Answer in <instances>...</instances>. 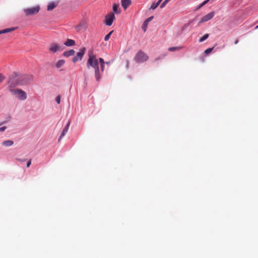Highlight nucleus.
I'll return each mask as SVG.
<instances>
[{"instance_id":"obj_26","label":"nucleus","mask_w":258,"mask_h":258,"mask_svg":"<svg viewBox=\"0 0 258 258\" xmlns=\"http://www.w3.org/2000/svg\"><path fill=\"white\" fill-rule=\"evenodd\" d=\"M214 47H212V48H209L208 49H207L205 51V53L206 54H209V53H210L212 50L213 49Z\"/></svg>"},{"instance_id":"obj_4","label":"nucleus","mask_w":258,"mask_h":258,"mask_svg":"<svg viewBox=\"0 0 258 258\" xmlns=\"http://www.w3.org/2000/svg\"><path fill=\"white\" fill-rule=\"evenodd\" d=\"M149 56L143 51H139L135 55L134 59L138 63H141L147 61Z\"/></svg>"},{"instance_id":"obj_11","label":"nucleus","mask_w":258,"mask_h":258,"mask_svg":"<svg viewBox=\"0 0 258 258\" xmlns=\"http://www.w3.org/2000/svg\"><path fill=\"white\" fill-rule=\"evenodd\" d=\"M70 121H69L68 122L67 124L66 125V126L63 129V131L59 137V138L58 140L59 141L63 138V136H65L66 134L67 133L69 127V126H70Z\"/></svg>"},{"instance_id":"obj_16","label":"nucleus","mask_w":258,"mask_h":258,"mask_svg":"<svg viewBox=\"0 0 258 258\" xmlns=\"http://www.w3.org/2000/svg\"><path fill=\"white\" fill-rule=\"evenodd\" d=\"M2 144L6 147L11 146L14 144V142L11 140H6L4 141Z\"/></svg>"},{"instance_id":"obj_30","label":"nucleus","mask_w":258,"mask_h":258,"mask_svg":"<svg viewBox=\"0 0 258 258\" xmlns=\"http://www.w3.org/2000/svg\"><path fill=\"white\" fill-rule=\"evenodd\" d=\"M6 128V127L5 126H3V127H0V132H2L3 131H4Z\"/></svg>"},{"instance_id":"obj_5","label":"nucleus","mask_w":258,"mask_h":258,"mask_svg":"<svg viewBox=\"0 0 258 258\" xmlns=\"http://www.w3.org/2000/svg\"><path fill=\"white\" fill-rule=\"evenodd\" d=\"M40 10V7L38 6L34 7L24 9V12L26 16H28L37 14Z\"/></svg>"},{"instance_id":"obj_29","label":"nucleus","mask_w":258,"mask_h":258,"mask_svg":"<svg viewBox=\"0 0 258 258\" xmlns=\"http://www.w3.org/2000/svg\"><path fill=\"white\" fill-rule=\"evenodd\" d=\"M99 61L100 62V64H105V62L104 61V59L102 58H100L99 59Z\"/></svg>"},{"instance_id":"obj_35","label":"nucleus","mask_w":258,"mask_h":258,"mask_svg":"<svg viewBox=\"0 0 258 258\" xmlns=\"http://www.w3.org/2000/svg\"><path fill=\"white\" fill-rule=\"evenodd\" d=\"M162 1V0H159L157 3H159V5H160V4L161 3V2Z\"/></svg>"},{"instance_id":"obj_2","label":"nucleus","mask_w":258,"mask_h":258,"mask_svg":"<svg viewBox=\"0 0 258 258\" xmlns=\"http://www.w3.org/2000/svg\"><path fill=\"white\" fill-rule=\"evenodd\" d=\"M23 78L24 79H27V80L24 81L22 82L18 83L17 82L15 78H11L8 83L9 87L10 88L14 87L18 84L22 85V84H26L32 80V78L31 77H28L27 76H23Z\"/></svg>"},{"instance_id":"obj_8","label":"nucleus","mask_w":258,"mask_h":258,"mask_svg":"<svg viewBox=\"0 0 258 258\" xmlns=\"http://www.w3.org/2000/svg\"><path fill=\"white\" fill-rule=\"evenodd\" d=\"M115 19V16L113 13H110L106 16L104 23L107 26H111Z\"/></svg>"},{"instance_id":"obj_31","label":"nucleus","mask_w":258,"mask_h":258,"mask_svg":"<svg viewBox=\"0 0 258 258\" xmlns=\"http://www.w3.org/2000/svg\"><path fill=\"white\" fill-rule=\"evenodd\" d=\"M31 164V160H30L29 161H28V162L27 163V167H29L30 166Z\"/></svg>"},{"instance_id":"obj_34","label":"nucleus","mask_w":258,"mask_h":258,"mask_svg":"<svg viewBox=\"0 0 258 258\" xmlns=\"http://www.w3.org/2000/svg\"><path fill=\"white\" fill-rule=\"evenodd\" d=\"M17 160H18L20 162H23V161H24V160H22V159H18Z\"/></svg>"},{"instance_id":"obj_23","label":"nucleus","mask_w":258,"mask_h":258,"mask_svg":"<svg viewBox=\"0 0 258 258\" xmlns=\"http://www.w3.org/2000/svg\"><path fill=\"white\" fill-rule=\"evenodd\" d=\"M113 31H110L108 34H107L105 37H104V40L105 41H107L109 40V39L110 38V37L111 35V34L113 33Z\"/></svg>"},{"instance_id":"obj_1","label":"nucleus","mask_w":258,"mask_h":258,"mask_svg":"<svg viewBox=\"0 0 258 258\" xmlns=\"http://www.w3.org/2000/svg\"><path fill=\"white\" fill-rule=\"evenodd\" d=\"M88 59L87 61V67L88 69L92 67L94 69L95 77L97 82H99L101 78L100 70L99 68L98 60L96 56L93 52H89ZM101 71L103 72L105 68V64H100Z\"/></svg>"},{"instance_id":"obj_12","label":"nucleus","mask_w":258,"mask_h":258,"mask_svg":"<svg viewBox=\"0 0 258 258\" xmlns=\"http://www.w3.org/2000/svg\"><path fill=\"white\" fill-rule=\"evenodd\" d=\"M58 5L57 2H51L48 4L47 8V10L48 11H51L54 9Z\"/></svg>"},{"instance_id":"obj_20","label":"nucleus","mask_w":258,"mask_h":258,"mask_svg":"<svg viewBox=\"0 0 258 258\" xmlns=\"http://www.w3.org/2000/svg\"><path fill=\"white\" fill-rule=\"evenodd\" d=\"M210 0H206L201 4H200L196 8V10L201 8L203 6L206 5Z\"/></svg>"},{"instance_id":"obj_21","label":"nucleus","mask_w":258,"mask_h":258,"mask_svg":"<svg viewBox=\"0 0 258 258\" xmlns=\"http://www.w3.org/2000/svg\"><path fill=\"white\" fill-rule=\"evenodd\" d=\"M118 7V6L117 4H113V11L114 13H116V14L119 13V12L117 11Z\"/></svg>"},{"instance_id":"obj_22","label":"nucleus","mask_w":258,"mask_h":258,"mask_svg":"<svg viewBox=\"0 0 258 258\" xmlns=\"http://www.w3.org/2000/svg\"><path fill=\"white\" fill-rule=\"evenodd\" d=\"M209 37V34H206L204 35L200 39L199 42H202L206 40Z\"/></svg>"},{"instance_id":"obj_27","label":"nucleus","mask_w":258,"mask_h":258,"mask_svg":"<svg viewBox=\"0 0 258 258\" xmlns=\"http://www.w3.org/2000/svg\"><path fill=\"white\" fill-rule=\"evenodd\" d=\"M55 101L57 103V104H59L60 102V96H57L55 98Z\"/></svg>"},{"instance_id":"obj_15","label":"nucleus","mask_w":258,"mask_h":258,"mask_svg":"<svg viewBox=\"0 0 258 258\" xmlns=\"http://www.w3.org/2000/svg\"><path fill=\"white\" fill-rule=\"evenodd\" d=\"M75 51L73 49L70 50L69 51H66L63 52V56L66 57H69L75 54Z\"/></svg>"},{"instance_id":"obj_33","label":"nucleus","mask_w":258,"mask_h":258,"mask_svg":"<svg viewBox=\"0 0 258 258\" xmlns=\"http://www.w3.org/2000/svg\"><path fill=\"white\" fill-rule=\"evenodd\" d=\"M111 61H106L105 62V64H106L107 65H109L110 64Z\"/></svg>"},{"instance_id":"obj_7","label":"nucleus","mask_w":258,"mask_h":258,"mask_svg":"<svg viewBox=\"0 0 258 258\" xmlns=\"http://www.w3.org/2000/svg\"><path fill=\"white\" fill-rule=\"evenodd\" d=\"M85 51L86 48L85 47L80 49L79 52H78L77 55L73 58V61L76 62L79 60H81L85 53Z\"/></svg>"},{"instance_id":"obj_17","label":"nucleus","mask_w":258,"mask_h":258,"mask_svg":"<svg viewBox=\"0 0 258 258\" xmlns=\"http://www.w3.org/2000/svg\"><path fill=\"white\" fill-rule=\"evenodd\" d=\"M16 29V28H15V27L5 29L0 31V34L12 32Z\"/></svg>"},{"instance_id":"obj_9","label":"nucleus","mask_w":258,"mask_h":258,"mask_svg":"<svg viewBox=\"0 0 258 258\" xmlns=\"http://www.w3.org/2000/svg\"><path fill=\"white\" fill-rule=\"evenodd\" d=\"M214 12H211V13L208 14L207 15H205V16H204L202 18L200 23H202L207 22V21L211 20L214 17Z\"/></svg>"},{"instance_id":"obj_14","label":"nucleus","mask_w":258,"mask_h":258,"mask_svg":"<svg viewBox=\"0 0 258 258\" xmlns=\"http://www.w3.org/2000/svg\"><path fill=\"white\" fill-rule=\"evenodd\" d=\"M64 44L67 46H72L75 44V41L74 40L68 39Z\"/></svg>"},{"instance_id":"obj_32","label":"nucleus","mask_w":258,"mask_h":258,"mask_svg":"<svg viewBox=\"0 0 258 258\" xmlns=\"http://www.w3.org/2000/svg\"><path fill=\"white\" fill-rule=\"evenodd\" d=\"M238 40L237 39H236L235 41H234V44H237L238 43Z\"/></svg>"},{"instance_id":"obj_36","label":"nucleus","mask_w":258,"mask_h":258,"mask_svg":"<svg viewBox=\"0 0 258 258\" xmlns=\"http://www.w3.org/2000/svg\"><path fill=\"white\" fill-rule=\"evenodd\" d=\"M258 29V25H257V26H256L255 27V29Z\"/></svg>"},{"instance_id":"obj_10","label":"nucleus","mask_w":258,"mask_h":258,"mask_svg":"<svg viewBox=\"0 0 258 258\" xmlns=\"http://www.w3.org/2000/svg\"><path fill=\"white\" fill-rule=\"evenodd\" d=\"M121 3L122 7L126 10L131 5L132 2L131 0H121Z\"/></svg>"},{"instance_id":"obj_13","label":"nucleus","mask_w":258,"mask_h":258,"mask_svg":"<svg viewBox=\"0 0 258 258\" xmlns=\"http://www.w3.org/2000/svg\"><path fill=\"white\" fill-rule=\"evenodd\" d=\"M153 18V16H151L146 19L144 22L142 28L144 31L145 32L146 31V28L147 27L148 24H149V22H150Z\"/></svg>"},{"instance_id":"obj_3","label":"nucleus","mask_w":258,"mask_h":258,"mask_svg":"<svg viewBox=\"0 0 258 258\" xmlns=\"http://www.w3.org/2000/svg\"><path fill=\"white\" fill-rule=\"evenodd\" d=\"M10 91L12 93L13 95L21 100H24L27 98L26 93L23 90L18 89H10Z\"/></svg>"},{"instance_id":"obj_24","label":"nucleus","mask_w":258,"mask_h":258,"mask_svg":"<svg viewBox=\"0 0 258 258\" xmlns=\"http://www.w3.org/2000/svg\"><path fill=\"white\" fill-rule=\"evenodd\" d=\"M159 6V3H153L150 7V9L155 10Z\"/></svg>"},{"instance_id":"obj_28","label":"nucleus","mask_w":258,"mask_h":258,"mask_svg":"<svg viewBox=\"0 0 258 258\" xmlns=\"http://www.w3.org/2000/svg\"><path fill=\"white\" fill-rule=\"evenodd\" d=\"M5 79V77L2 74H0V83H2Z\"/></svg>"},{"instance_id":"obj_6","label":"nucleus","mask_w":258,"mask_h":258,"mask_svg":"<svg viewBox=\"0 0 258 258\" xmlns=\"http://www.w3.org/2000/svg\"><path fill=\"white\" fill-rule=\"evenodd\" d=\"M63 50L62 47L56 43H51L48 47V50L50 52L52 53H55L57 52H60Z\"/></svg>"},{"instance_id":"obj_25","label":"nucleus","mask_w":258,"mask_h":258,"mask_svg":"<svg viewBox=\"0 0 258 258\" xmlns=\"http://www.w3.org/2000/svg\"><path fill=\"white\" fill-rule=\"evenodd\" d=\"M170 0H165V1H164L162 4L161 5H160V8H164L165 5L170 1Z\"/></svg>"},{"instance_id":"obj_18","label":"nucleus","mask_w":258,"mask_h":258,"mask_svg":"<svg viewBox=\"0 0 258 258\" xmlns=\"http://www.w3.org/2000/svg\"><path fill=\"white\" fill-rule=\"evenodd\" d=\"M65 63V61L63 59H60L56 63L55 67L56 68L59 69L61 68L62 66L64 65Z\"/></svg>"},{"instance_id":"obj_19","label":"nucleus","mask_w":258,"mask_h":258,"mask_svg":"<svg viewBox=\"0 0 258 258\" xmlns=\"http://www.w3.org/2000/svg\"><path fill=\"white\" fill-rule=\"evenodd\" d=\"M182 48V47L181 46H178V47H171L168 48V50L169 51L172 52L176 50H179Z\"/></svg>"}]
</instances>
